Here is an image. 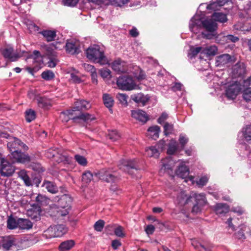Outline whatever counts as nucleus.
Here are the masks:
<instances>
[{
    "label": "nucleus",
    "instance_id": "b1692460",
    "mask_svg": "<svg viewBox=\"0 0 251 251\" xmlns=\"http://www.w3.org/2000/svg\"><path fill=\"white\" fill-rule=\"evenodd\" d=\"M202 51V47H198L195 48L191 47L188 52V57L190 59H192L194 58L199 53H200V59H202L203 58L202 56L203 53H201Z\"/></svg>",
    "mask_w": 251,
    "mask_h": 251
},
{
    "label": "nucleus",
    "instance_id": "39448f33",
    "mask_svg": "<svg viewBox=\"0 0 251 251\" xmlns=\"http://www.w3.org/2000/svg\"><path fill=\"white\" fill-rule=\"evenodd\" d=\"M60 118L63 122H67L69 120L72 119L75 123L83 121L87 123L95 119L93 115L88 113H81L80 114L75 113L72 109L61 112Z\"/></svg>",
    "mask_w": 251,
    "mask_h": 251
},
{
    "label": "nucleus",
    "instance_id": "473e14b6",
    "mask_svg": "<svg viewBox=\"0 0 251 251\" xmlns=\"http://www.w3.org/2000/svg\"><path fill=\"white\" fill-rule=\"evenodd\" d=\"M71 206L67 205L66 206H59L57 208L56 216L58 217H64L67 215L70 210Z\"/></svg>",
    "mask_w": 251,
    "mask_h": 251
},
{
    "label": "nucleus",
    "instance_id": "f257e3e1",
    "mask_svg": "<svg viewBox=\"0 0 251 251\" xmlns=\"http://www.w3.org/2000/svg\"><path fill=\"white\" fill-rule=\"evenodd\" d=\"M189 28L191 32L198 33L202 29H204L209 32L207 34L202 32L203 37L206 39H211L214 35L213 33L217 29V24L211 18L204 19L199 15H195L191 19L189 23Z\"/></svg>",
    "mask_w": 251,
    "mask_h": 251
},
{
    "label": "nucleus",
    "instance_id": "6e6552de",
    "mask_svg": "<svg viewBox=\"0 0 251 251\" xmlns=\"http://www.w3.org/2000/svg\"><path fill=\"white\" fill-rule=\"evenodd\" d=\"M95 175L100 179L108 183L114 182L118 179L117 177L107 169L100 170Z\"/></svg>",
    "mask_w": 251,
    "mask_h": 251
},
{
    "label": "nucleus",
    "instance_id": "9d476101",
    "mask_svg": "<svg viewBox=\"0 0 251 251\" xmlns=\"http://www.w3.org/2000/svg\"><path fill=\"white\" fill-rule=\"evenodd\" d=\"M119 167L120 169L131 175L134 170L137 171L139 169L136 160H123Z\"/></svg>",
    "mask_w": 251,
    "mask_h": 251
},
{
    "label": "nucleus",
    "instance_id": "8fccbe9b",
    "mask_svg": "<svg viewBox=\"0 0 251 251\" xmlns=\"http://www.w3.org/2000/svg\"><path fill=\"white\" fill-rule=\"evenodd\" d=\"M42 77L46 80H50L54 77V74L50 71L43 72L41 74Z\"/></svg>",
    "mask_w": 251,
    "mask_h": 251
},
{
    "label": "nucleus",
    "instance_id": "09e8293b",
    "mask_svg": "<svg viewBox=\"0 0 251 251\" xmlns=\"http://www.w3.org/2000/svg\"><path fill=\"white\" fill-rule=\"evenodd\" d=\"M18 226V222L13 218H9L7 220V227L8 229H13L16 228Z\"/></svg>",
    "mask_w": 251,
    "mask_h": 251
},
{
    "label": "nucleus",
    "instance_id": "6ab92c4d",
    "mask_svg": "<svg viewBox=\"0 0 251 251\" xmlns=\"http://www.w3.org/2000/svg\"><path fill=\"white\" fill-rule=\"evenodd\" d=\"M112 69L117 73H125L127 72V69L125 67V62L118 59L113 61L111 64Z\"/></svg>",
    "mask_w": 251,
    "mask_h": 251
},
{
    "label": "nucleus",
    "instance_id": "37998d69",
    "mask_svg": "<svg viewBox=\"0 0 251 251\" xmlns=\"http://www.w3.org/2000/svg\"><path fill=\"white\" fill-rule=\"evenodd\" d=\"M75 159L77 163L82 166H86L88 163L87 159L82 155L79 154H75Z\"/></svg>",
    "mask_w": 251,
    "mask_h": 251
},
{
    "label": "nucleus",
    "instance_id": "f03ea898",
    "mask_svg": "<svg viewBox=\"0 0 251 251\" xmlns=\"http://www.w3.org/2000/svg\"><path fill=\"white\" fill-rule=\"evenodd\" d=\"M7 146L10 154H9L13 163H28L31 161V157L27 153L22 152V149L27 151L28 147L17 138L10 137Z\"/></svg>",
    "mask_w": 251,
    "mask_h": 251
},
{
    "label": "nucleus",
    "instance_id": "4c0bfd02",
    "mask_svg": "<svg viewBox=\"0 0 251 251\" xmlns=\"http://www.w3.org/2000/svg\"><path fill=\"white\" fill-rule=\"evenodd\" d=\"M148 132L150 133V136L152 139L156 140L159 137L160 127L157 126H151L149 128Z\"/></svg>",
    "mask_w": 251,
    "mask_h": 251
},
{
    "label": "nucleus",
    "instance_id": "f704fd0d",
    "mask_svg": "<svg viewBox=\"0 0 251 251\" xmlns=\"http://www.w3.org/2000/svg\"><path fill=\"white\" fill-rule=\"evenodd\" d=\"M42 186H45L48 191L51 193L55 194L58 192L57 187L52 182L45 180Z\"/></svg>",
    "mask_w": 251,
    "mask_h": 251
},
{
    "label": "nucleus",
    "instance_id": "72a5a7b5",
    "mask_svg": "<svg viewBox=\"0 0 251 251\" xmlns=\"http://www.w3.org/2000/svg\"><path fill=\"white\" fill-rule=\"evenodd\" d=\"M217 50V48L215 46H210L206 48H202L201 53H203V55L208 57L215 55Z\"/></svg>",
    "mask_w": 251,
    "mask_h": 251
},
{
    "label": "nucleus",
    "instance_id": "49530a36",
    "mask_svg": "<svg viewBox=\"0 0 251 251\" xmlns=\"http://www.w3.org/2000/svg\"><path fill=\"white\" fill-rule=\"evenodd\" d=\"M246 227L245 225L240 226V230L235 233V238L238 239L242 240L245 239V236L244 231L245 230Z\"/></svg>",
    "mask_w": 251,
    "mask_h": 251
},
{
    "label": "nucleus",
    "instance_id": "ddd939ff",
    "mask_svg": "<svg viewBox=\"0 0 251 251\" xmlns=\"http://www.w3.org/2000/svg\"><path fill=\"white\" fill-rule=\"evenodd\" d=\"M65 50L66 52L69 54H78L80 51L79 43L76 40H67L65 45Z\"/></svg>",
    "mask_w": 251,
    "mask_h": 251
},
{
    "label": "nucleus",
    "instance_id": "e2e57ef3",
    "mask_svg": "<svg viewBox=\"0 0 251 251\" xmlns=\"http://www.w3.org/2000/svg\"><path fill=\"white\" fill-rule=\"evenodd\" d=\"M243 97L246 101H251V88L247 89L244 91Z\"/></svg>",
    "mask_w": 251,
    "mask_h": 251
},
{
    "label": "nucleus",
    "instance_id": "20e7f679",
    "mask_svg": "<svg viewBox=\"0 0 251 251\" xmlns=\"http://www.w3.org/2000/svg\"><path fill=\"white\" fill-rule=\"evenodd\" d=\"M244 141L239 144L240 155L248 158L251 164V125L242 128Z\"/></svg>",
    "mask_w": 251,
    "mask_h": 251
},
{
    "label": "nucleus",
    "instance_id": "c9c22d12",
    "mask_svg": "<svg viewBox=\"0 0 251 251\" xmlns=\"http://www.w3.org/2000/svg\"><path fill=\"white\" fill-rule=\"evenodd\" d=\"M104 104L106 107L109 108L111 112H112L111 108L114 103V100L109 94H104L102 97Z\"/></svg>",
    "mask_w": 251,
    "mask_h": 251
},
{
    "label": "nucleus",
    "instance_id": "6e6d98bb",
    "mask_svg": "<svg viewBox=\"0 0 251 251\" xmlns=\"http://www.w3.org/2000/svg\"><path fill=\"white\" fill-rule=\"evenodd\" d=\"M164 133L166 136L171 134L173 130V125L168 123H165L163 126Z\"/></svg>",
    "mask_w": 251,
    "mask_h": 251
},
{
    "label": "nucleus",
    "instance_id": "5701e85b",
    "mask_svg": "<svg viewBox=\"0 0 251 251\" xmlns=\"http://www.w3.org/2000/svg\"><path fill=\"white\" fill-rule=\"evenodd\" d=\"M231 61V57L228 54H224L217 57L216 65L222 67L227 65Z\"/></svg>",
    "mask_w": 251,
    "mask_h": 251
},
{
    "label": "nucleus",
    "instance_id": "3c124183",
    "mask_svg": "<svg viewBox=\"0 0 251 251\" xmlns=\"http://www.w3.org/2000/svg\"><path fill=\"white\" fill-rule=\"evenodd\" d=\"M177 148V144L176 142H171L167 150V153L170 155L173 154Z\"/></svg>",
    "mask_w": 251,
    "mask_h": 251
},
{
    "label": "nucleus",
    "instance_id": "ea45409f",
    "mask_svg": "<svg viewBox=\"0 0 251 251\" xmlns=\"http://www.w3.org/2000/svg\"><path fill=\"white\" fill-rule=\"evenodd\" d=\"M36 116V112L31 109H28L25 112V120L28 123L35 120Z\"/></svg>",
    "mask_w": 251,
    "mask_h": 251
},
{
    "label": "nucleus",
    "instance_id": "c85d7f7f",
    "mask_svg": "<svg viewBox=\"0 0 251 251\" xmlns=\"http://www.w3.org/2000/svg\"><path fill=\"white\" fill-rule=\"evenodd\" d=\"M18 176L24 181L26 186H30L32 185V181L25 170H22L19 172Z\"/></svg>",
    "mask_w": 251,
    "mask_h": 251
},
{
    "label": "nucleus",
    "instance_id": "4468645a",
    "mask_svg": "<svg viewBox=\"0 0 251 251\" xmlns=\"http://www.w3.org/2000/svg\"><path fill=\"white\" fill-rule=\"evenodd\" d=\"M165 142L160 141L155 146H151L146 150V154L149 157L157 158L159 155V152L158 149L163 150Z\"/></svg>",
    "mask_w": 251,
    "mask_h": 251
},
{
    "label": "nucleus",
    "instance_id": "dca6fc26",
    "mask_svg": "<svg viewBox=\"0 0 251 251\" xmlns=\"http://www.w3.org/2000/svg\"><path fill=\"white\" fill-rule=\"evenodd\" d=\"M91 107V104L88 101L84 100H77L75 103V106L72 108L75 113L78 112V114H81L80 111L86 110Z\"/></svg>",
    "mask_w": 251,
    "mask_h": 251
},
{
    "label": "nucleus",
    "instance_id": "423d86ee",
    "mask_svg": "<svg viewBox=\"0 0 251 251\" xmlns=\"http://www.w3.org/2000/svg\"><path fill=\"white\" fill-rule=\"evenodd\" d=\"M116 84L119 89L126 91L136 89L138 87L132 77L128 75L119 76L117 79Z\"/></svg>",
    "mask_w": 251,
    "mask_h": 251
},
{
    "label": "nucleus",
    "instance_id": "864d4df0",
    "mask_svg": "<svg viewBox=\"0 0 251 251\" xmlns=\"http://www.w3.org/2000/svg\"><path fill=\"white\" fill-rule=\"evenodd\" d=\"M54 231L53 226H51L45 231V235L49 238L56 237L55 232Z\"/></svg>",
    "mask_w": 251,
    "mask_h": 251
},
{
    "label": "nucleus",
    "instance_id": "e433bc0d",
    "mask_svg": "<svg viewBox=\"0 0 251 251\" xmlns=\"http://www.w3.org/2000/svg\"><path fill=\"white\" fill-rule=\"evenodd\" d=\"M193 197L195 198L196 203L203 206L207 202L205 195L204 193L195 194Z\"/></svg>",
    "mask_w": 251,
    "mask_h": 251
},
{
    "label": "nucleus",
    "instance_id": "5fc2aeb1",
    "mask_svg": "<svg viewBox=\"0 0 251 251\" xmlns=\"http://www.w3.org/2000/svg\"><path fill=\"white\" fill-rule=\"evenodd\" d=\"M105 222L102 220H99L94 224V227L95 230L101 232L104 226Z\"/></svg>",
    "mask_w": 251,
    "mask_h": 251
},
{
    "label": "nucleus",
    "instance_id": "a18cd8bd",
    "mask_svg": "<svg viewBox=\"0 0 251 251\" xmlns=\"http://www.w3.org/2000/svg\"><path fill=\"white\" fill-rule=\"evenodd\" d=\"M114 232L115 235L117 237L123 238L126 236V234L124 233V228L121 226H118L114 228Z\"/></svg>",
    "mask_w": 251,
    "mask_h": 251
},
{
    "label": "nucleus",
    "instance_id": "58836bf2",
    "mask_svg": "<svg viewBox=\"0 0 251 251\" xmlns=\"http://www.w3.org/2000/svg\"><path fill=\"white\" fill-rule=\"evenodd\" d=\"M75 245L73 240H67L60 244L59 249L61 251H65L70 250Z\"/></svg>",
    "mask_w": 251,
    "mask_h": 251
},
{
    "label": "nucleus",
    "instance_id": "c03bdc74",
    "mask_svg": "<svg viewBox=\"0 0 251 251\" xmlns=\"http://www.w3.org/2000/svg\"><path fill=\"white\" fill-rule=\"evenodd\" d=\"M93 176V174L90 171H87L82 174V181L85 183H88L92 180Z\"/></svg>",
    "mask_w": 251,
    "mask_h": 251
},
{
    "label": "nucleus",
    "instance_id": "13d9d810",
    "mask_svg": "<svg viewBox=\"0 0 251 251\" xmlns=\"http://www.w3.org/2000/svg\"><path fill=\"white\" fill-rule=\"evenodd\" d=\"M32 185H35L38 187L42 181V177L39 174H35L32 176Z\"/></svg>",
    "mask_w": 251,
    "mask_h": 251
},
{
    "label": "nucleus",
    "instance_id": "aec40b11",
    "mask_svg": "<svg viewBox=\"0 0 251 251\" xmlns=\"http://www.w3.org/2000/svg\"><path fill=\"white\" fill-rule=\"evenodd\" d=\"M162 163V169L165 171H171L172 172L173 169L175 166L176 162L173 159L172 156L167 157L161 161Z\"/></svg>",
    "mask_w": 251,
    "mask_h": 251
},
{
    "label": "nucleus",
    "instance_id": "774afa93",
    "mask_svg": "<svg viewBox=\"0 0 251 251\" xmlns=\"http://www.w3.org/2000/svg\"><path fill=\"white\" fill-rule=\"evenodd\" d=\"M72 157L66 155H61L60 162H63L64 164H69L71 163Z\"/></svg>",
    "mask_w": 251,
    "mask_h": 251
},
{
    "label": "nucleus",
    "instance_id": "79ce46f5",
    "mask_svg": "<svg viewBox=\"0 0 251 251\" xmlns=\"http://www.w3.org/2000/svg\"><path fill=\"white\" fill-rule=\"evenodd\" d=\"M37 103L39 107L43 108H48L50 106V102L47 99L44 97H40L37 99Z\"/></svg>",
    "mask_w": 251,
    "mask_h": 251
},
{
    "label": "nucleus",
    "instance_id": "bb28decb",
    "mask_svg": "<svg viewBox=\"0 0 251 251\" xmlns=\"http://www.w3.org/2000/svg\"><path fill=\"white\" fill-rule=\"evenodd\" d=\"M40 33L45 38L48 42H51L55 40L56 36V32L54 30H43Z\"/></svg>",
    "mask_w": 251,
    "mask_h": 251
},
{
    "label": "nucleus",
    "instance_id": "9b49d317",
    "mask_svg": "<svg viewBox=\"0 0 251 251\" xmlns=\"http://www.w3.org/2000/svg\"><path fill=\"white\" fill-rule=\"evenodd\" d=\"M241 90L240 85L237 82H234L228 85L226 90V96L228 99L233 100Z\"/></svg>",
    "mask_w": 251,
    "mask_h": 251
},
{
    "label": "nucleus",
    "instance_id": "a211bd4d",
    "mask_svg": "<svg viewBox=\"0 0 251 251\" xmlns=\"http://www.w3.org/2000/svg\"><path fill=\"white\" fill-rule=\"evenodd\" d=\"M130 98L136 103L145 106L150 100V97L148 95H144L142 93L135 94L131 95Z\"/></svg>",
    "mask_w": 251,
    "mask_h": 251
},
{
    "label": "nucleus",
    "instance_id": "cd10ccee",
    "mask_svg": "<svg viewBox=\"0 0 251 251\" xmlns=\"http://www.w3.org/2000/svg\"><path fill=\"white\" fill-rule=\"evenodd\" d=\"M192 245L199 251H210L212 247V245L210 243H207L206 245H201L195 241H192Z\"/></svg>",
    "mask_w": 251,
    "mask_h": 251
},
{
    "label": "nucleus",
    "instance_id": "680f3d73",
    "mask_svg": "<svg viewBox=\"0 0 251 251\" xmlns=\"http://www.w3.org/2000/svg\"><path fill=\"white\" fill-rule=\"evenodd\" d=\"M112 5L117 6H122L126 4L129 0H109Z\"/></svg>",
    "mask_w": 251,
    "mask_h": 251
},
{
    "label": "nucleus",
    "instance_id": "c756f323",
    "mask_svg": "<svg viewBox=\"0 0 251 251\" xmlns=\"http://www.w3.org/2000/svg\"><path fill=\"white\" fill-rule=\"evenodd\" d=\"M211 17L216 23V22H218L224 23L227 21L226 15L220 12H214L212 15Z\"/></svg>",
    "mask_w": 251,
    "mask_h": 251
},
{
    "label": "nucleus",
    "instance_id": "052dcab7",
    "mask_svg": "<svg viewBox=\"0 0 251 251\" xmlns=\"http://www.w3.org/2000/svg\"><path fill=\"white\" fill-rule=\"evenodd\" d=\"M108 136L109 138L113 141L117 140L120 137L119 133L118 131L116 130H112L109 132Z\"/></svg>",
    "mask_w": 251,
    "mask_h": 251
},
{
    "label": "nucleus",
    "instance_id": "0eeeda50",
    "mask_svg": "<svg viewBox=\"0 0 251 251\" xmlns=\"http://www.w3.org/2000/svg\"><path fill=\"white\" fill-rule=\"evenodd\" d=\"M184 163V162L181 161L179 166L176 171V175L182 178L186 179L185 181L186 182L190 181L193 184L194 182V177L193 176H189L190 173L189 169Z\"/></svg>",
    "mask_w": 251,
    "mask_h": 251
},
{
    "label": "nucleus",
    "instance_id": "2eb2a0df",
    "mask_svg": "<svg viewBox=\"0 0 251 251\" xmlns=\"http://www.w3.org/2000/svg\"><path fill=\"white\" fill-rule=\"evenodd\" d=\"M131 114L132 117L143 124H145L149 120V116L147 113L141 109L131 110Z\"/></svg>",
    "mask_w": 251,
    "mask_h": 251
},
{
    "label": "nucleus",
    "instance_id": "7c9ffc66",
    "mask_svg": "<svg viewBox=\"0 0 251 251\" xmlns=\"http://www.w3.org/2000/svg\"><path fill=\"white\" fill-rule=\"evenodd\" d=\"M54 232H55L56 237H61L67 231V228L64 225H54Z\"/></svg>",
    "mask_w": 251,
    "mask_h": 251
},
{
    "label": "nucleus",
    "instance_id": "393cba45",
    "mask_svg": "<svg viewBox=\"0 0 251 251\" xmlns=\"http://www.w3.org/2000/svg\"><path fill=\"white\" fill-rule=\"evenodd\" d=\"M41 212L40 207L33 208L27 211V215L31 219L38 221L40 219Z\"/></svg>",
    "mask_w": 251,
    "mask_h": 251
},
{
    "label": "nucleus",
    "instance_id": "0e129e2a",
    "mask_svg": "<svg viewBox=\"0 0 251 251\" xmlns=\"http://www.w3.org/2000/svg\"><path fill=\"white\" fill-rule=\"evenodd\" d=\"M172 90L176 92L179 91L181 92V95H182L183 92V85L180 83H176L172 86Z\"/></svg>",
    "mask_w": 251,
    "mask_h": 251
},
{
    "label": "nucleus",
    "instance_id": "4d7b16f0",
    "mask_svg": "<svg viewBox=\"0 0 251 251\" xmlns=\"http://www.w3.org/2000/svg\"><path fill=\"white\" fill-rule=\"evenodd\" d=\"M221 6L219 5L217 0H215V1H212L210 4L206 5V7L208 10L216 11L218 10Z\"/></svg>",
    "mask_w": 251,
    "mask_h": 251
},
{
    "label": "nucleus",
    "instance_id": "2f4dec72",
    "mask_svg": "<svg viewBox=\"0 0 251 251\" xmlns=\"http://www.w3.org/2000/svg\"><path fill=\"white\" fill-rule=\"evenodd\" d=\"M18 226L22 229H29L32 227V223L28 220L19 219L18 221Z\"/></svg>",
    "mask_w": 251,
    "mask_h": 251
},
{
    "label": "nucleus",
    "instance_id": "a878e982",
    "mask_svg": "<svg viewBox=\"0 0 251 251\" xmlns=\"http://www.w3.org/2000/svg\"><path fill=\"white\" fill-rule=\"evenodd\" d=\"M229 207L226 203H217L215 206V211L217 214L223 215L229 211Z\"/></svg>",
    "mask_w": 251,
    "mask_h": 251
},
{
    "label": "nucleus",
    "instance_id": "7ed1b4c3",
    "mask_svg": "<svg viewBox=\"0 0 251 251\" xmlns=\"http://www.w3.org/2000/svg\"><path fill=\"white\" fill-rule=\"evenodd\" d=\"M87 58L93 62L106 65L108 60L105 55L104 50L98 44L91 45L85 50Z\"/></svg>",
    "mask_w": 251,
    "mask_h": 251
},
{
    "label": "nucleus",
    "instance_id": "de8ad7c7",
    "mask_svg": "<svg viewBox=\"0 0 251 251\" xmlns=\"http://www.w3.org/2000/svg\"><path fill=\"white\" fill-rule=\"evenodd\" d=\"M223 37L226 43H236L239 40V38L238 37L231 34L224 35Z\"/></svg>",
    "mask_w": 251,
    "mask_h": 251
},
{
    "label": "nucleus",
    "instance_id": "338daca9",
    "mask_svg": "<svg viewBox=\"0 0 251 251\" xmlns=\"http://www.w3.org/2000/svg\"><path fill=\"white\" fill-rule=\"evenodd\" d=\"M209 179L207 176H204L201 177L198 181H197V184L200 186H203L206 184Z\"/></svg>",
    "mask_w": 251,
    "mask_h": 251
},
{
    "label": "nucleus",
    "instance_id": "f8f14e48",
    "mask_svg": "<svg viewBox=\"0 0 251 251\" xmlns=\"http://www.w3.org/2000/svg\"><path fill=\"white\" fill-rule=\"evenodd\" d=\"M18 245V241L14 236H7L3 237L1 240V246L4 251L11 250L13 247Z\"/></svg>",
    "mask_w": 251,
    "mask_h": 251
},
{
    "label": "nucleus",
    "instance_id": "a19ab883",
    "mask_svg": "<svg viewBox=\"0 0 251 251\" xmlns=\"http://www.w3.org/2000/svg\"><path fill=\"white\" fill-rule=\"evenodd\" d=\"M59 206H66L67 205H70L71 201V198L67 195H62L61 198L58 200Z\"/></svg>",
    "mask_w": 251,
    "mask_h": 251
},
{
    "label": "nucleus",
    "instance_id": "4be33fe9",
    "mask_svg": "<svg viewBox=\"0 0 251 251\" xmlns=\"http://www.w3.org/2000/svg\"><path fill=\"white\" fill-rule=\"evenodd\" d=\"M191 198V196L188 197L185 192L181 191L177 195L175 202L180 206H183L188 203Z\"/></svg>",
    "mask_w": 251,
    "mask_h": 251
},
{
    "label": "nucleus",
    "instance_id": "f3484780",
    "mask_svg": "<svg viewBox=\"0 0 251 251\" xmlns=\"http://www.w3.org/2000/svg\"><path fill=\"white\" fill-rule=\"evenodd\" d=\"M1 52L4 57L10 61H16L20 57V55L17 52H14L12 48L7 47L1 50Z\"/></svg>",
    "mask_w": 251,
    "mask_h": 251
},
{
    "label": "nucleus",
    "instance_id": "412c9836",
    "mask_svg": "<svg viewBox=\"0 0 251 251\" xmlns=\"http://www.w3.org/2000/svg\"><path fill=\"white\" fill-rule=\"evenodd\" d=\"M232 70V72L235 76H240L245 73L246 67L244 63L239 62L233 66Z\"/></svg>",
    "mask_w": 251,
    "mask_h": 251
},
{
    "label": "nucleus",
    "instance_id": "69168bd1",
    "mask_svg": "<svg viewBox=\"0 0 251 251\" xmlns=\"http://www.w3.org/2000/svg\"><path fill=\"white\" fill-rule=\"evenodd\" d=\"M179 142L182 148H184L185 145L188 142V138L184 134H180L179 137Z\"/></svg>",
    "mask_w": 251,
    "mask_h": 251
},
{
    "label": "nucleus",
    "instance_id": "1a4fd4ad",
    "mask_svg": "<svg viewBox=\"0 0 251 251\" xmlns=\"http://www.w3.org/2000/svg\"><path fill=\"white\" fill-rule=\"evenodd\" d=\"M14 167L4 158L1 159L0 173L1 176H10L14 173Z\"/></svg>",
    "mask_w": 251,
    "mask_h": 251
},
{
    "label": "nucleus",
    "instance_id": "603ef678",
    "mask_svg": "<svg viewBox=\"0 0 251 251\" xmlns=\"http://www.w3.org/2000/svg\"><path fill=\"white\" fill-rule=\"evenodd\" d=\"M116 97L122 104L125 106L127 105V100L128 97L126 94L119 93L117 94Z\"/></svg>",
    "mask_w": 251,
    "mask_h": 251
},
{
    "label": "nucleus",
    "instance_id": "bf43d9fd",
    "mask_svg": "<svg viewBox=\"0 0 251 251\" xmlns=\"http://www.w3.org/2000/svg\"><path fill=\"white\" fill-rule=\"evenodd\" d=\"M111 71L108 69H102L100 70V74L104 78H110L111 77Z\"/></svg>",
    "mask_w": 251,
    "mask_h": 251
}]
</instances>
